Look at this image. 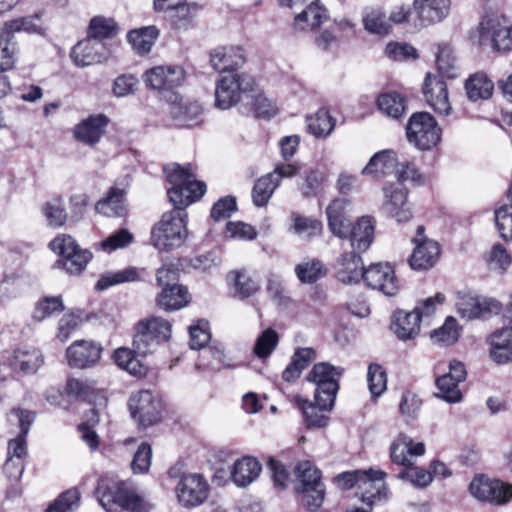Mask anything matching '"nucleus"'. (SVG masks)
I'll use <instances>...</instances> for the list:
<instances>
[{
    "instance_id": "3",
    "label": "nucleus",
    "mask_w": 512,
    "mask_h": 512,
    "mask_svg": "<svg viewBox=\"0 0 512 512\" xmlns=\"http://www.w3.org/2000/svg\"><path fill=\"white\" fill-rule=\"evenodd\" d=\"M344 369L328 362H320L313 366L306 379L316 385L314 401L323 410H332L339 390V380Z\"/></svg>"
},
{
    "instance_id": "42",
    "label": "nucleus",
    "mask_w": 512,
    "mask_h": 512,
    "mask_svg": "<svg viewBox=\"0 0 512 512\" xmlns=\"http://www.w3.org/2000/svg\"><path fill=\"white\" fill-rule=\"evenodd\" d=\"M362 23L366 31L377 35H386L391 31L390 21L380 6L366 7L362 13Z\"/></svg>"
},
{
    "instance_id": "6",
    "label": "nucleus",
    "mask_w": 512,
    "mask_h": 512,
    "mask_svg": "<svg viewBox=\"0 0 512 512\" xmlns=\"http://www.w3.org/2000/svg\"><path fill=\"white\" fill-rule=\"evenodd\" d=\"M50 248L61 256L56 263L57 266L71 275L82 273L92 259V253L82 249L69 235L63 234L55 237L50 243Z\"/></svg>"
},
{
    "instance_id": "31",
    "label": "nucleus",
    "mask_w": 512,
    "mask_h": 512,
    "mask_svg": "<svg viewBox=\"0 0 512 512\" xmlns=\"http://www.w3.org/2000/svg\"><path fill=\"white\" fill-rule=\"evenodd\" d=\"M335 273L339 281L344 284H352L363 279V262L355 252H348L341 255L335 264Z\"/></svg>"
},
{
    "instance_id": "9",
    "label": "nucleus",
    "mask_w": 512,
    "mask_h": 512,
    "mask_svg": "<svg viewBox=\"0 0 512 512\" xmlns=\"http://www.w3.org/2000/svg\"><path fill=\"white\" fill-rule=\"evenodd\" d=\"M128 406L133 420L143 428L157 424L161 420L163 403L149 390L131 394Z\"/></svg>"
},
{
    "instance_id": "46",
    "label": "nucleus",
    "mask_w": 512,
    "mask_h": 512,
    "mask_svg": "<svg viewBox=\"0 0 512 512\" xmlns=\"http://www.w3.org/2000/svg\"><path fill=\"white\" fill-rule=\"evenodd\" d=\"M158 35L155 26H147L130 31L127 37L135 52L144 55L150 52Z\"/></svg>"
},
{
    "instance_id": "5",
    "label": "nucleus",
    "mask_w": 512,
    "mask_h": 512,
    "mask_svg": "<svg viewBox=\"0 0 512 512\" xmlns=\"http://www.w3.org/2000/svg\"><path fill=\"white\" fill-rule=\"evenodd\" d=\"M480 45H490L497 51L512 49V25L503 15L486 14L478 26Z\"/></svg>"
},
{
    "instance_id": "10",
    "label": "nucleus",
    "mask_w": 512,
    "mask_h": 512,
    "mask_svg": "<svg viewBox=\"0 0 512 512\" xmlns=\"http://www.w3.org/2000/svg\"><path fill=\"white\" fill-rule=\"evenodd\" d=\"M296 471L299 482L296 490L304 496L305 503L310 509H317L325 496L320 470L310 461H303L298 463Z\"/></svg>"
},
{
    "instance_id": "64",
    "label": "nucleus",
    "mask_w": 512,
    "mask_h": 512,
    "mask_svg": "<svg viewBox=\"0 0 512 512\" xmlns=\"http://www.w3.org/2000/svg\"><path fill=\"white\" fill-rule=\"evenodd\" d=\"M152 448L149 444L143 442L134 454L131 468L134 473H146L151 465Z\"/></svg>"
},
{
    "instance_id": "27",
    "label": "nucleus",
    "mask_w": 512,
    "mask_h": 512,
    "mask_svg": "<svg viewBox=\"0 0 512 512\" xmlns=\"http://www.w3.org/2000/svg\"><path fill=\"white\" fill-rule=\"evenodd\" d=\"M415 248L409 259V263L414 270H426L435 265L440 256L439 244L428 238H414Z\"/></svg>"
},
{
    "instance_id": "21",
    "label": "nucleus",
    "mask_w": 512,
    "mask_h": 512,
    "mask_svg": "<svg viewBox=\"0 0 512 512\" xmlns=\"http://www.w3.org/2000/svg\"><path fill=\"white\" fill-rule=\"evenodd\" d=\"M10 420H16L20 426L19 434L8 442L7 458H14L25 462L27 457L26 436L34 420V414L31 411L23 409H14L11 411Z\"/></svg>"
},
{
    "instance_id": "4",
    "label": "nucleus",
    "mask_w": 512,
    "mask_h": 512,
    "mask_svg": "<svg viewBox=\"0 0 512 512\" xmlns=\"http://www.w3.org/2000/svg\"><path fill=\"white\" fill-rule=\"evenodd\" d=\"M172 326L161 317H149L141 320L133 339V346L140 355H147L156 350L171 337Z\"/></svg>"
},
{
    "instance_id": "22",
    "label": "nucleus",
    "mask_w": 512,
    "mask_h": 512,
    "mask_svg": "<svg viewBox=\"0 0 512 512\" xmlns=\"http://www.w3.org/2000/svg\"><path fill=\"white\" fill-rule=\"evenodd\" d=\"M426 448L423 442H414L412 438L400 433L390 445V459L400 466L409 465L412 457L423 456Z\"/></svg>"
},
{
    "instance_id": "18",
    "label": "nucleus",
    "mask_w": 512,
    "mask_h": 512,
    "mask_svg": "<svg viewBox=\"0 0 512 512\" xmlns=\"http://www.w3.org/2000/svg\"><path fill=\"white\" fill-rule=\"evenodd\" d=\"M363 280L368 287L387 296H394L399 290L395 271L389 264L371 265L364 270Z\"/></svg>"
},
{
    "instance_id": "20",
    "label": "nucleus",
    "mask_w": 512,
    "mask_h": 512,
    "mask_svg": "<svg viewBox=\"0 0 512 512\" xmlns=\"http://www.w3.org/2000/svg\"><path fill=\"white\" fill-rule=\"evenodd\" d=\"M459 315L467 320L486 317L498 313L501 304L494 299L480 298L469 294H460L456 303Z\"/></svg>"
},
{
    "instance_id": "60",
    "label": "nucleus",
    "mask_w": 512,
    "mask_h": 512,
    "mask_svg": "<svg viewBox=\"0 0 512 512\" xmlns=\"http://www.w3.org/2000/svg\"><path fill=\"white\" fill-rule=\"evenodd\" d=\"M134 236L127 229L115 231L99 243L101 250L112 253L118 249H124L133 242Z\"/></svg>"
},
{
    "instance_id": "24",
    "label": "nucleus",
    "mask_w": 512,
    "mask_h": 512,
    "mask_svg": "<svg viewBox=\"0 0 512 512\" xmlns=\"http://www.w3.org/2000/svg\"><path fill=\"white\" fill-rule=\"evenodd\" d=\"M108 53L104 44L90 37L79 41L72 49L71 58L78 67H86L102 62Z\"/></svg>"
},
{
    "instance_id": "26",
    "label": "nucleus",
    "mask_w": 512,
    "mask_h": 512,
    "mask_svg": "<svg viewBox=\"0 0 512 512\" xmlns=\"http://www.w3.org/2000/svg\"><path fill=\"white\" fill-rule=\"evenodd\" d=\"M366 475L369 477L365 480V483H360L358 489L361 491L360 499L367 506H372L377 501L388 500L389 493L385 484L386 473L381 470H364Z\"/></svg>"
},
{
    "instance_id": "16",
    "label": "nucleus",
    "mask_w": 512,
    "mask_h": 512,
    "mask_svg": "<svg viewBox=\"0 0 512 512\" xmlns=\"http://www.w3.org/2000/svg\"><path fill=\"white\" fill-rule=\"evenodd\" d=\"M99 343L88 340H76L66 349V359L72 368L88 369L95 366L102 353Z\"/></svg>"
},
{
    "instance_id": "53",
    "label": "nucleus",
    "mask_w": 512,
    "mask_h": 512,
    "mask_svg": "<svg viewBox=\"0 0 512 512\" xmlns=\"http://www.w3.org/2000/svg\"><path fill=\"white\" fill-rule=\"evenodd\" d=\"M116 33L117 25L112 18L97 16L90 21L88 37L94 40L101 42L103 39L113 37Z\"/></svg>"
},
{
    "instance_id": "57",
    "label": "nucleus",
    "mask_w": 512,
    "mask_h": 512,
    "mask_svg": "<svg viewBox=\"0 0 512 512\" xmlns=\"http://www.w3.org/2000/svg\"><path fill=\"white\" fill-rule=\"evenodd\" d=\"M80 505V493L77 489H69L59 495L51 503L46 512H75Z\"/></svg>"
},
{
    "instance_id": "44",
    "label": "nucleus",
    "mask_w": 512,
    "mask_h": 512,
    "mask_svg": "<svg viewBox=\"0 0 512 512\" xmlns=\"http://www.w3.org/2000/svg\"><path fill=\"white\" fill-rule=\"evenodd\" d=\"M228 280L233 283L234 296L239 299L251 297L260 289L259 281L246 270L230 272Z\"/></svg>"
},
{
    "instance_id": "62",
    "label": "nucleus",
    "mask_w": 512,
    "mask_h": 512,
    "mask_svg": "<svg viewBox=\"0 0 512 512\" xmlns=\"http://www.w3.org/2000/svg\"><path fill=\"white\" fill-rule=\"evenodd\" d=\"M43 211L50 226L60 227L67 219L62 198H56L47 202Z\"/></svg>"
},
{
    "instance_id": "45",
    "label": "nucleus",
    "mask_w": 512,
    "mask_h": 512,
    "mask_svg": "<svg viewBox=\"0 0 512 512\" xmlns=\"http://www.w3.org/2000/svg\"><path fill=\"white\" fill-rule=\"evenodd\" d=\"M493 88V82L482 72L471 75L465 82L466 94L472 101L488 99Z\"/></svg>"
},
{
    "instance_id": "13",
    "label": "nucleus",
    "mask_w": 512,
    "mask_h": 512,
    "mask_svg": "<svg viewBox=\"0 0 512 512\" xmlns=\"http://www.w3.org/2000/svg\"><path fill=\"white\" fill-rule=\"evenodd\" d=\"M382 211L398 223L408 222L412 217L408 191L402 183L395 182L383 187Z\"/></svg>"
},
{
    "instance_id": "1",
    "label": "nucleus",
    "mask_w": 512,
    "mask_h": 512,
    "mask_svg": "<svg viewBox=\"0 0 512 512\" xmlns=\"http://www.w3.org/2000/svg\"><path fill=\"white\" fill-rule=\"evenodd\" d=\"M169 201L175 210L164 213L151 231V243L160 251L180 248L188 238L187 214L182 210L199 200L206 192V184L194 178L189 166L176 163L164 167Z\"/></svg>"
},
{
    "instance_id": "30",
    "label": "nucleus",
    "mask_w": 512,
    "mask_h": 512,
    "mask_svg": "<svg viewBox=\"0 0 512 512\" xmlns=\"http://www.w3.org/2000/svg\"><path fill=\"white\" fill-rule=\"evenodd\" d=\"M262 471L260 462L251 456L236 460L230 468V478L238 487H246L253 483Z\"/></svg>"
},
{
    "instance_id": "7",
    "label": "nucleus",
    "mask_w": 512,
    "mask_h": 512,
    "mask_svg": "<svg viewBox=\"0 0 512 512\" xmlns=\"http://www.w3.org/2000/svg\"><path fill=\"white\" fill-rule=\"evenodd\" d=\"M255 84L254 78L247 73L223 74L216 81L215 106L227 110L235 106L243 93L251 90Z\"/></svg>"
},
{
    "instance_id": "50",
    "label": "nucleus",
    "mask_w": 512,
    "mask_h": 512,
    "mask_svg": "<svg viewBox=\"0 0 512 512\" xmlns=\"http://www.w3.org/2000/svg\"><path fill=\"white\" fill-rule=\"evenodd\" d=\"M113 359L120 369L127 371L133 376H143L146 374V367L129 348L120 347L115 350Z\"/></svg>"
},
{
    "instance_id": "59",
    "label": "nucleus",
    "mask_w": 512,
    "mask_h": 512,
    "mask_svg": "<svg viewBox=\"0 0 512 512\" xmlns=\"http://www.w3.org/2000/svg\"><path fill=\"white\" fill-rule=\"evenodd\" d=\"M64 304L60 296L45 297L36 303L32 317L34 320L43 321L55 313L62 312Z\"/></svg>"
},
{
    "instance_id": "47",
    "label": "nucleus",
    "mask_w": 512,
    "mask_h": 512,
    "mask_svg": "<svg viewBox=\"0 0 512 512\" xmlns=\"http://www.w3.org/2000/svg\"><path fill=\"white\" fill-rule=\"evenodd\" d=\"M307 129L316 138L329 136L335 128L336 120L325 109L306 117Z\"/></svg>"
},
{
    "instance_id": "58",
    "label": "nucleus",
    "mask_w": 512,
    "mask_h": 512,
    "mask_svg": "<svg viewBox=\"0 0 512 512\" xmlns=\"http://www.w3.org/2000/svg\"><path fill=\"white\" fill-rule=\"evenodd\" d=\"M368 388L372 397L381 396L387 388V375L379 364H370L367 373Z\"/></svg>"
},
{
    "instance_id": "48",
    "label": "nucleus",
    "mask_w": 512,
    "mask_h": 512,
    "mask_svg": "<svg viewBox=\"0 0 512 512\" xmlns=\"http://www.w3.org/2000/svg\"><path fill=\"white\" fill-rule=\"evenodd\" d=\"M436 68L442 77L449 79L458 76L457 59L453 49L446 43L438 44L436 52Z\"/></svg>"
},
{
    "instance_id": "33",
    "label": "nucleus",
    "mask_w": 512,
    "mask_h": 512,
    "mask_svg": "<svg viewBox=\"0 0 512 512\" xmlns=\"http://www.w3.org/2000/svg\"><path fill=\"white\" fill-rule=\"evenodd\" d=\"M398 166L397 154L394 150L385 149L375 153L361 174L374 178H382L391 174Z\"/></svg>"
},
{
    "instance_id": "56",
    "label": "nucleus",
    "mask_w": 512,
    "mask_h": 512,
    "mask_svg": "<svg viewBox=\"0 0 512 512\" xmlns=\"http://www.w3.org/2000/svg\"><path fill=\"white\" fill-rule=\"evenodd\" d=\"M295 400L303 411L308 427L322 428L327 425L329 418L323 414L324 410L316 402L314 404L308 403L300 396H297Z\"/></svg>"
},
{
    "instance_id": "39",
    "label": "nucleus",
    "mask_w": 512,
    "mask_h": 512,
    "mask_svg": "<svg viewBox=\"0 0 512 512\" xmlns=\"http://www.w3.org/2000/svg\"><path fill=\"white\" fill-rule=\"evenodd\" d=\"M374 229V220L372 217H361L350 231L352 248L359 252L366 251L373 242Z\"/></svg>"
},
{
    "instance_id": "40",
    "label": "nucleus",
    "mask_w": 512,
    "mask_h": 512,
    "mask_svg": "<svg viewBox=\"0 0 512 512\" xmlns=\"http://www.w3.org/2000/svg\"><path fill=\"white\" fill-rule=\"evenodd\" d=\"M347 205V200L335 199L326 209L329 228L339 238H344L349 233V225L345 217Z\"/></svg>"
},
{
    "instance_id": "49",
    "label": "nucleus",
    "mask_w": 512,
    "mask_h": 512,
    "mask_svg": "<svg viewBox=\"0 0 512 512\" xmlns=\"http://www.w3.org/2000/svg\"><path fill=\"white\" fill-rule=\"evenodd\" d=\"M140 278V270L136 267H127L123 270L102 274L95 288L99 291L106 290L114 285L135 282Z\"/></svg>"
},
{
    "instance_id": "12",
    "label": "nucleus",
    "mask_w": 512,
    "mask_h": 512,
    "mask_svg": "<svg viewBox=\"0 0 512 512\" xmlns=\"http://www.w3.org/2000/svg\"><path fill=\"white\" fill-rule=\"evenodd\" d=\"M175 491L179 503L190 508L200 506L207 500L210 486L203 475L189 473L180 478Z\"/></svg>"
},
{
    "instance_id": "63",
    "label": "nucleus",
    "mask_w": 512,
    "mask_h": 512,
    "mask_svg": "<svg viewBox=\"0 0 512 512\" xmlns=\"http://www.w3.org/2000/svg\"><path fill=\"white\" fill-rule=\"evenodd\" d=\"M431 337L436 342L443 343L445 345L455 343L459 337L457 321L452 317H448L440 328L435 329L432 332Z\"/></svg>"
},
{
    "instance_id": "41",
    "label": "nucleus",
    "mask_w": 512,
    "mask_h": 512,
    "mask_svg": "<svg viewBox=\"0 0 512 512\" xmlns=\"http://www.w3.org/2000/svg\"><path fill=\"white\" fill-rule=\"evenodd\" d=\"M327 19L326 9L318 1L311 2L305 9L297 13L294 27L300 31L314 29Z\"/></svg>"
},
{
    "instance_id": "14",
    "label": "nucleus",
    "mask_w": 512,
    "mask_h": 512,
    "mask_svg": "<svg viewBox=\"0 0 512 512\" xmlns=\"http://www.w3.org/2000/svg\"><path fill=\"white\" fill-rule=\"evenodd\" d=\"M426 103L439 116L447 117L453 112L446 82L442 77L427 73L422 87Z\"/></svg>"
},
{
    "instance_id": "55",
    "label": "nucleus",
    "mask_w": 512,
    "mask_h": 512,
    "mask_svg": "<svg viewBox=\"0 0 512 512\" xmlns=\"http://www.w3.org/2000/svg\"><path fill=\"white\" fill-rule=\"evenodd\" d=\"M398 478L418 488H425L432 483V473L424 468L414 466L412 461L398 474Z\"/></svg>"
},
{
    "instance_id": "38",
    "label": "nucleus",
    "mask_w": 512,
    "mask_h": 512,
    "mask_svg": "<svg viewBox=\"0 0 512 512\" xmlns=\"http://www.w3.org/2000/svg\"><path fill=\"white\" fill-rule=\"evenodd\" d=\"M41 30L40 16L35 14L6 21L1 29L0 35H3L4 41L12 43L11 40L15 33H40Z\"/></svg>"
},
{
    "instance_id": "8",
    "label": "nucleus",
    "mask_w": 512,
    "mask_h": 512,
    "mask_svg": "<svg viewBox=\"0 0 512 512\" xmlns=\"http://www.w3.org/2000/svg\"><path fill=\"white\" fill-rule=\"evenodd\" d=\"M407 139L419 150H430L441 140L442 130L428 112L414 113L406 127Z\"/></svg>"
},
{
    "instance_id": "51",
    "label": "nucleus",
    "mask_w": 512,
    "mask_h": 512,
    "mask_svg": "<svg viewBox=\"0 0 512 512\" xmlns=\"http://www.w3.org/2000/svg\"><path fill=\"white\" fill-rule=\"evenodd\" d=\"M278 186L279 179H275L274 174L268 173L259 178L252 189L254 205L257 207L266 206Z\"/></svg>"
},
{
    "instance_id": "52",
    "label": "nucleus",
    "mask_w": 512,
    "mask_h": 512,
    "mask_svg": "<svg viewBox=\"0 0 512 512\" xmlns=\"http://www.w3.org/2000/svg\"><path fill=\"white\" fill-rule=\"evenodd\" d=\"M378 108L385 115L398 119L406 111V102L403 96L396 92L381 94L377 99Z\"/></svg>"
},
{
    "instance_id": "37",
    "label": "nucleus",
    "mask_w": 512,
    "mask_h": 512,
    "mask_svg": "<svg viewBox=\"0 0 512 512\" xmlns=\"http://www.w3.org/2000/svg\"><path fill=\"white\" fill-rule=\"evenodd\" d=\"M294 272L302 284H314L327 275L328 269L319 258L306 257L295 265Z\"/></svg>"
},
{
    "instance_id": "54",
    "label": "nucleus",
    "mask_w": 512,
    "mask_h": 512,
    "mask_svg": "<svg viewBox=\"0 0 512 512\" xmlns=\"http://www.w3.org/2000/svg\"><path fill=\"white\" fill-rule=\"evenodd\" d=\"M326 180L325 172L319 169H311L305 173L304 178L298 184V188L304 197L316 196Z\"/></svg>"
},
{
    "instance_id": "43",
    "label": "nucleus",
    "mask_w": 512,
    "mask_h": 512,
    "mask_svg": "<svg viewBox=\"0 0 512 512\" xmlns=\"http://www.w3.org/2000/svg\"><path fill=\"white\" fill-rule=\"evenodd\" d=\"M291 225L289 232L301 239L309 240L321 234L323 225L313 217H307L293 212L290 215Z\"/></svg>"
},
{
    "instance_id": "2",
    "label": "nucleus",
    "mask_w": 512,
    "mask_h": 512,
    "mask_svg": "<svg viewBox=\"0 0 512 512\" xmlns=\"http://www.w3.org/2000/svg\"><path fill=\"white\" fill-rule=\"evenodd\" d=\"M96 494L101 506L108 512L117 509H125L132 512H139L148 508L143 497L122 482L108 478L99 480Z\"/></svg>"
},
{
    "instance_id": "25",
    "label": "nucleus",
    "mask_w": 512,
    "mask_h": 512,
    "mask_svg": "<svg viewBox=\"0 0 512 512\" xmlns=\"http://www.w3.org/2000/svg\"><path fill=\"white\" fill-rule=\"evenodd\" d=\"M414 10L420 27H426L445 19L449 12L450 0H414Z\"/></svg>"
},
{
    "instance_id": "17",
    "label": "nucleus",
    "mask_w": 512,
    "mask_h": 512,
    "mask_svg": "<svg viewBox=\"0 0 512 512\" xmlns=\"http://www.w3.org/2000/svg\"><path fill=\"white\" fill-rule=\"evenodd\" d=\"M465 365L457 360L449 363V372L437 378L436 386L438 396L450 403H457L462 399L459 383L466 379Z\"/></svg>"
},
{
    "instance_id": "23",
    "label": "nucleus",
    "mask_w": 512,
    "mask_h": 512,
    "mask_svg": "<svg viewBox=\"0 0 512 512\" xmlns=\"http://www.w3.org/2000/svg\"><path fill=\"white\" fill-rule=\"evenodd\" d=\"M210 63L221 75L239 73L237 69L245 63V55L240 47H219L210 53Z\"/></svg>"
},
{
    "instance_id": "32",
    "label": "nucleus",
    "mask_w": 512,
    "mask_h": 512,
    "mask_svg": "<svg viewBox=\"0 0 512 512\" xmlns=\"http://www.w3.org/2000/svg\"><path fill=\"white\" fill-rule=\"evenodd\" d=\"M417 313L413 310L410 312L397 310L393 314L391 330L399 340H410L419 334L421 320Z\"/></svg>"
},
{
    "instance_id": "34",
    "label": "nucleus",
    "mask_w": 512,
    "mask_h": 512,
    "mask_svg": "<svg viewBox=\"0 0 512 512\" xmlns=\"http://www.w3.org/2000/svg\"><path fill=\"white\" fill-rule=\"evenodd\" d=\"M490 357L497 364L512 362V326L499 329L489 337Z\"/></svg>"
},
{
    "instance_id": "36",
    "label": "nucleus",
    "mask_w": 512,
    "mask_h": 512,
    "mask_svg": "<svg viewBox=\"0 0 512 512\" xmlns=\"http://www.w3.org/2000/svg\"><path fill=\"white\" fill-rule=\"evenodd\" d=\"M125 190L118 187H111L106 195L95 205L99 214L107 217H122L127 213Z\"/></svg>"
},
{
    "instance_id": "29",
    "label": "nucleus",
    "mask_w": 512,
    "mask_h": 512,
    "mask_svg": "<svg viewBox=\"0 0 512 512\" xmlns=\"http://www.w3.org/2000/svg\"><path fill=\"white\" fill-rule=\"evenodd\" d=\"M44 358L41 351L32 346H23L14 350L9 364L18 373L34 374L43 365Z\"/></svg>"
},
{
    "instance_id": "28",
    "label": "nucleus",
    "mask_w": 512,
    "mask_h": 512,
    "mask_svg": "<svg viewBox=\"0 0 512 512\" xmlns=\"http://www.w3.org/2000/svg\"><path fill=\"white\" fill-rule=\"evenodd\" d=\"M108 123L109 119L104 114L91 115L75 126L74 137L83 144L93 146L100 141Z\"/></svg>"
},
{
    "instance_id": "11",
    "label": "nucleus",
    "mask_w": 512,
    "mask_h": 512,
    "mask_svg": "<svg viewBox=\"0 0 512 512\" xmlns=\"http://www.w3.org/2000/svg\"><path fill=\"white\" fill-rule=\"evenodd\" d=\"M185 79V71L179 65H166L153 67L146 71L143 80L147 86L157 90L160 96L168 102L174 89L181 86Z\"/></svg>"
},
{
    "instance_id": "61",
    "label": "nucleus",
    "mask_w": 512,
    "mask_h": 512,
    "mask_svg": "<svg viewBox=\"0 0 512 512\" xmlns=\"http://www.w3.org/2000/svg\"><path fill=\"white\" fill-rule=\"evenodd\" d=\"M279 337L277 332L268 328L264 330L256 340L254 353L260 359L267 358L278 345Z\"/></svg>"
},
{
    "instance_id": "15",
    "label": "nucleus",
    "mask_w": 512,
    "mask_h": 512,
    "mask_svg": "<svg viewBox=\"0 0 512 512\" xmlns=\"http://www.w3.org/2000/svg\"><path fill=\"white\" fill-rule=\"evenodd\" d=\"M469 491L478 500L494 504H505L512 498V485L485 476H476L469 485Z\"/></svg>"
},
{
    "instance_id": "35",
    "label": "nucleus",
    "mask_w": 512,
    "mask_h": 512,
    "mask_svg": "<svg viewBox=\"0 0 512 512\" xmlns=\"http://www.w3.org/2000/svg\"><path fill=\"white\" fill-rule=\"evenodd\" d=\"M191 301V295L186 287L179 284L162 288L156 297V304L165 311H174L186 307Z\"/></svg>"
},
{
    "instance_id": "19",
    "label": "nucleus",
    "mask_w": 512,
    "mask_h": 512,
    "mask_svg": "<svg viewBox=\"0 0 512 512\" xmlns=\"http://www.w3.org/2000/svg\"><path fill=\"white\" fill-rule=\"evenodd\" d=\"M170 114L178 125L193 127L201 120L202 106L197 100L183 98L178 93H171L168 98Z\"/></svg>"
}]
</instances>
